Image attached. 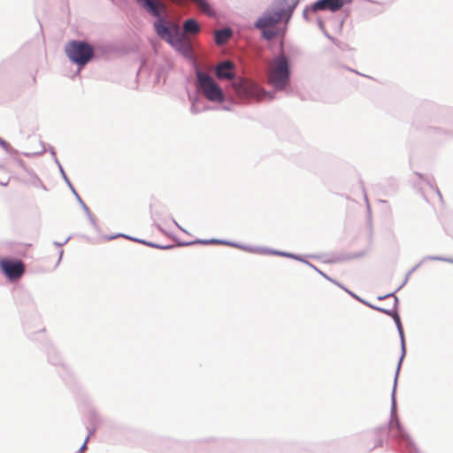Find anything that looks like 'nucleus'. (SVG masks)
Segmentation results:
<instances>
[{
  "mask_svg": "<svg viewBox=\"0 0 453 453\" xmlns=\"http://www.w3.org/2000/svg\"><path fill=\"white\" fill-rule=\"evenodd\" d=\"M293 65L292 57L280 48L272 58L266 73L267 84L273 90H266L257 86L256 91L258 94V99L273 100L275 98L276 92L289 93L292 90Z\"/></svg>",
  "mask_w": 453,
  "mask_h": 453,
  "instance_id": "1",
  "label": "nucleus"
},
{
  "mask_svg": "<svg viewBox=\"0 0 453 453\" xmlns=\"http://www.w3.org/2000/svg\"><path fill=\"white\" fill-rule=\"evenodd\" d=\"M395 393L396 388H395L394 385L391 393L390 420L388 421V426H381L375 428V443L369 451L373 450L377 447L382 446L384 438H386L387 440L391 439L395 441L402 453H419L418 448L404 430L398 418Z\"/></svg>",
  "mask_w": 453,
  "mask_h": 453,
  "instance_id": "2",
  "label": "nucleus"
},
{
  "mask_svg": "<svg viewBox=\"0 0 453 453\" xmlns=\"http://www.w3.org/2000/svg\"><path fill=\"white\" fill-rule=\"evenodd\" d=\"M137 4L145 10L151 17L156 18L153 28L157 36L170 44L175 50L187 58H191V49L185 41L183 34L178 30L171 32L170 27L159 11V3L157 0H135Z\"/></svg>",
  "mask_w": 453,
  "mask_h": 453,
  "instance_id": "3",
  "label": "nucleus"
},
{
  "mask_svg": "<svg viewBox=\"0 0 453 453\" xmlns=\"http://www.w3.org/2000/svg\"><path fill=\"white\" fill-rule=\"evenodd\" d=\"M299 3L300 0H273L255 21L254 27L263 29L276 25L280 20L288 23Z\"/></svg>",
  "mask_w": 453,
  "mask_h": 453,
  "instance_id": "4",
  "label": "nucleus"
},
{
  "mask_svg": "<svg viewBox=\"0 0 453 453\" xmlns=\"http://www.w3.org/2000/svg\"><path fill=\"white\" fill-rule=\"evenodd\" d=\"M69 60L77 65L78 73L91 61L92 43L86 40H71L65 47Z\"/></svg>",
  "mask_w": 453,
  "mask_h": 453,
  "instance_id": "5",
  "label": "nucleus"
},
{
  "mask_svg": "<svg viewBox=\"0 0 453 453\" xmlns=\"http://www.w3.org/2000/svg\"><path fill=\"white\" fill-rule=\"evenodd\" d=\"M195 75L197 86L202 90L210 102L223 103L225 93L221 86L207 73L202 71L198 66H195Z\"/></svg>",
  "mask_w": 453,
  "mask_h": 453,
  "instance_id": "6",
  "label": "nucleus"
},
{
  "mask_svg": "<svg viewBox=\"0 0 453 453\" xmlns=\"http://www.w3.org/2000/svg\"><path fill=\"white\" fill-rule=\"evenodd\" d=\"M0 268L12 281L19 279L25 273V265L19 259L4 257L0 260Z\"/></svg>",
  "mask_w": 453,
  "mask_h": 453,
  "instance_id": "7",
  "label": "nucleus"
},
{
  "mask_svg": "<svg viewBox=\"0 0 453 453\" xmlns=\"http://www.w3.org/2000/svg\"><path fill=\"white\" fill-rule=\"evenodd\" d=\"M392 319L395 321V326H396L398 334H399L400 342H401V356L399 357V361H398L395 374V380H394L395 388H396L401 365H402V363L406 355V347H405L404 332H403V325H402V321H401V318H400L398 311L393 315Z\"/></svg>",
  "mask_w": 453,
  "mask_h": 453,
  "instance_id": "8",
  "label": "nucleus"
},
{
  "mask_svg": "<svg viewBox=\"0 0 453 453\" xmlns=\"http://www.w3.org/2000/svg\"><path fill=\"white\" fill-rule=\"evenodd\" d=\"M30 187H33L36 191L33 193V199L35 203H42L46 198V192L48 188L40 180V178L34 173L30 172Z\"/></svg>",
  "mask_w": 453,
  "mask_h": 453,
  "instance_id": "9",
  "label": "nucleus"
},
{
  "mask_svg": "<svg viewBox=\"0 0 453 453\" xmlns=\"http://www.w3.org/2000/svg\"><path fill=\"white\" fill-rule=\"evenodd\" d=\"M215 73L219 79L233 80L235 77L234 65L229 60L223 61L216 66Z\"/></svg>",
  "mask_w": 453,
  "mask_h": 453,
  "instance_id": "10",
  "label": "nucleus"
},
{
  "mask_svg": "<svg viewBox=\"0 0 453 453\" xmlns=\"http://www.w3.org/2000/svg\"><path fill=\"white\" fill-rule=\"evenodd\" d=\"M426 261H442L449 264H453L452 257H441V256H426L424 257L416 265H414L405 275V278L409 280L410 276L416 271L421 265Z\"/></svg>",
  "mask_w": 453,
  "mask_h": 453,
  "instance_id": "11",
  "label": "nucleus"
},
{
  "mask_svg": "<svg viewBox=\"0 0 453 453\" xmlns=\"http://www.w3.org/2000/svg\"><path fill=\"white\" fill-rule=\"evenodd\" d=\"M113 51V49L110 45H104V44H92V56H91V61L94 59L101 58L106 55L111 54Z\"/></svg>",
  "mask_w": 453,
  "mask_h": 453,
  "instance_id": "12",
  "label": "nucleus"
},
{
  "mask_svg": "<svg viewBox=\"0 0 453 453\" xmlns=\"http://www.w3.org/2000/svg\"><path fill=\"white\" fill-rule=\"evenodd\" d=\"M46 351L48 355V360L53 365H62V358L54 346L50 343L46 345Z\"/></svg>",
  "mask_w": 453,
  "mask_h": 453,
  "instance_id": "13",
  "label": "nucleus"
},
{
  "mask_svg": "<svg viewBox=\"0 0 453 453\" xmlns=\"http://www.w3.org/2000/svg\"><path fill=\"white\" fill-rule=\"evenodd\" d=\"M328 0H317L310 4V9H311V12H318L319 11H329V4Z\"/></svg>",
  "mask_w": 453,
  "mask_h": 453,
  "instance_id": "14",
  "label": "nucleus"
},
{
  "mask_svg": "<svg viewBox=\"0 0 453 453\" xmlns=\"http://www.w3.org/2000/svg\"><path fill=\"white\" fill-rule=\"evenodd\" d=\"M232 29L231 28H222L216 32V42L217 43H223L227 38H229L232 35Z\"/></svg>",
  "mask_w": 453,
  "mask_h": 453,
  "instance_id": "15",
  "label": "nucleus"
},
{
  "mask_svg": "<svg viewBox=\"0 0 453 453\" xmlns=\"http://www.w3.org/2000/svg\"><path fill=\"white\" fill-rule=\"evenodd\" d=\"M329 11L335 12L339 11L345 4H350L352 0H328Z\"/></svg>",
  "mask_w": 453,
  "mask_h": 453,
  "instance_id": "16",
  "label": "nucleus"
},
{
  "mask_svg": "<svg viewBox=\"0 0 453 453\" xmlns=\"http://www.w3.org/2000/svg\"><path fill=\"white\" fill-rule=\"evenodd\" d=\"M55 163L58 165L60 174H61L63 180H65V182L66 183V185L68 186L70 190L72 192H74L75 188H74L73 185L72 184L71 180H69L68 176L66 175V173H65L62 165L60 164L59 160L58 159V157H55Z\"/></svg>",
  "mask_w": 453,
  "mask_h": 453,
  "instance_id": "17",
  "label": "nucleus"
},
{
  "mask_svg": "<svg viewBox=\"0 0 453 453\" xmlns=\"http://www.w3.org/2000/svg\"><path fill=\"white\" fill-rule=\"evenodd\" d=\"M118 237H124L126 239H128V240H131L133 242H139V243H142V242H146L147 240H144V239H140V238H137V237H133V236H130V235H127V234H113V235H105L104 236V238L106 240V241H111V240H114Z\"/></svg>",
  "mask_w": 453,
  "mask_h": 453,
  "instance_id": "18",
  "label": "nucleus"
},
{
  "mask_svg": "<svg viewBox=\"0 0 453 453\" xmlns=\"http://www.w3.org/2000/svg\"><path fill=\"white\" fill-rule=\"evenodd\" d=\"M184 29L188 33H196L198 31L199 26L195 19H189L186 20L184 24Z\"/></svg>",
  "mask_w": 453,
  "mask_h": 453,
  "instance_id": "19",
  "label": "nucleus"
},
{
  "mask_svg": "<svg viewBox=\"0 0 453 453\" xmlns=\"http://www.w3.org/2000/svg\"><path fill=\"white\" fill-rule=\"evenodd\" d=\"M366 306L370 307V308H371V309H372V310H375V311H380V312H381V313H383V314H386V315H388V316H389V317H391V318H392V317H393V315L397 311H394L393 309H392V310H390V309H386V308H382V307H380V306L374 305V304H372V303H369V302H367Z\"/></svg>",
  "mask_w": 453,
  "mask_h": 453,
  "instance_id": "20",
  "label": "nucleus"
},
{
  "mask_svg": "<svg viewBox=\"0 0 453 453\" xmlns=\"http://www.w3.org/2000/svg\"><path fill=\"white\" fill-rule=\"evenodd\" d=\"M312 269H314L319 274H320L322 277H324L325 279H326L327 280H329L330 282L335 284L336 286H338L339 288H343V285L342 283H340L339 281H337L336 280L329 277L327 274H326L324 272H322L321 270H319L316 265H313V266H311Z\"/></svg>",
  "mask_w": 453,
  "mask_h": 453,
  "instance_id": "21",
  "label": "nucleus"
},
{
  "mask_svg": "<svg viewBox=\"0 0 453 453\" xmlns=\"http://www.w3.org/2000/svg\"><path fill=\"white\" fill-rule=\"evenodd\" d=\"M76 200L78 201V203L81 204L82 210L84 211L85 213H89V208L88 207V205L84 203V201L81 199V196L78 194V192L76 191V189L74 190V192H72Z\"/></svg>",
  "mask_w": 453,
  "mask_h": 453,
  "instance_id": "22",
  "label": "nucleus"
},
{
  "mask_svg": "<svg viewBox=\"0 0 453 453\" xmlns=\"http://www.w3.org/2000/svg\"><path fill=\"white\" fill-rule=\"evenodd\" d=\"M188 96H189V99L191 100V107H190L191 112L194 114L200 112V110L196 107V103L199 102V98L197 96L191 97L190 95Z\"/></svg>",
  "mask_w": 453,
  "mask_h": 453,
  "instance_id": "23",
  "label": "nucleus"
},
{
  "mask_svg": "<svg viewBox=\"0 0 453 453\" xmlns=\"http://www.w3.org/2000/svg\"><path fill=\"white\" fill-rule=\"evenodd\" d=\"M209 239H196L195 241H191V242H184L181 243V245L183 246H190V245H194V244H203V245H207L209 244Z\"/></svg>",
  "mask_w": 453,
  "mask_h": 453,
  "instance_id": "24",
  "label": "nucleus"
},
{
  "mask_svg": "<svg viewBox=\"0 0 453 453\" xmlns=\"http://www.w3.org/2000/svg\"><path fill=\"white\" fill-rule=\"evenodd\" d=\"M342 289H343L344 291H346L350 296H352L354 299L357 300L358 302H360L361 303L366 305L367 302L366 300L361 298L360 296H358L357 295H356L355 293H353V291H350L349 289H348L347 288H345L343 286V288H341Z\"/></svg>",
  "mask_w": 453,
  "mask_h": 453,
  "instance_id": "25",
  "label": "nucleus"
},
{
  "mask_svg": "<svg viewBox=\"0 0 453 453\" xmlns=\"http://www.w3.org/2000/svg\"><path fill=\"white\" fill-rule=\"evenodd\" d=\"M94 432H95V429L89 430L88 436L86 437L84 442L82 443V445L81 446V448L79 449L77 453H84V451L88 449V446H87L88 441L89 437L94 434Z\"/></svg>",
  "mask_w": 453,
  "mask_h": 453,
  "instance_id": "26",
  "label": "nucleus"
},
{
  "mask_svg": "<svg viewBox=\"0 0 453 453\" xmlns=\"http://www.w3.org/2000/svg\"><path fill=\"white\" fill-rule=\"evenodd\" d=\"M365 254H366L365 251H359V252H356V253H351V254L346 255L344 259H347V260L357 259V258L363 257L364 256H365Z\"/></svg>",
  "mask_w": 453,
  "mask_h": 453,
  "instance_id": "27",
  "label": "nucleus"
},
{
  "mask_svg": "<svg viewBox=\"0 0 453 453\" xmlns=\"http://www.w3.org/2000/svg\"><path fill=\"white\" fill-rule=\"evenodd\" d=\"M86 215L88 216V219L90 221V224L95 228V230L99 231V226H98V225L96 223V218L92 214V212L89 211V213H86Z\"/></svg>",
  "mask_w": 453,
  "mask_h": 453,
  "instance_id": "28",
  "label": "nucleus"
},
{
  "mask_svg": "<svg viewBox=\"0 0 453 453\" xmlns=\"http://www.w3.org/2000/svg\"><path fill=\"white\" fill-rule=\"evenodd\" d=\"M293 257H291L292 259H295L296 261H300L309 266H313V264L310 263L309 261H307L306 259H304L301 255H298V254H296V253H293L292 254Z\"/></svg>",
  "mask_w": 453,
  "mask_h": 453,
  "instance_id": "29",
  "label": "nucleus"
},
{
  "mask_svg": "<svg viewBox=\"0 0 453 453\" xmlns=\"http://www.w3.org/2000/svg\"><path fill=\"white\" fill-rule=\"evenodd\" d=\"M278 250H274V249H271V248H263L261 250V253L262 254H268V255H274V256H277L278 255Z\"/></svg>",
  "mask_w": 453,
  "mask_h": 453,
  "instance_id": "30",
  "label": "nucleus"
},
{
  "mask_svg": "<svg viewBox=\"0 0 453 453\" xmlns=\"http://www.w3.org/2000/svg\"><path fill=\"white\" fill-rule=\"evenodd\" d=\"M173 248H174L173 244L162 245L159 243H156V246H155V249H158V250H172Z\"/></svg>",
  "mask_w": 453,
  "mask_h": 453,
  "instance_id": "31",
  "label": "nucleus"
},
{
  "mask_svg": "<svg viewBox=\"0 0 453 453\" xmlns=\"http://www.w3.org/2000/svg\"><path fill=\"white\" fill-rule=\"evenodd\" d=\"M309 12H311V9H310V4L306 5L303 12V18L306 21H310Z\"/></svg>",
  "mask_w": 453,
  "mask_h": 453,
  "instance_id": "32",
  "label": "nucleus"
},
{
  "mask_svg": "<svg viewBox=\"0 0 453 453\" xmlns=\"http://www.w3.org/2000/svg\"><path fill=\"white\" fill-rule=\"evenodd\" d=\"M221 245L236 248V246H238V242H234V241H227V240H223L222 239Z\"/></svg>",
  "mask_w": 453,
  "mask_h": 453,
  "instance_id": "33",
  "label": "nucleus"
},
{
  "mask_svg": "<svg viewBox=\"0 0 453 453\" xmlns=\"http://www.w3.org/2000/svg\"><path fill=\"white\" fill-rule=\"evenodd\" d=\"M40 143H41L42 149L40 150L30 152V156L31 155L39 156V155H42V154H43L45 152V145H44V143L42 142H41V141H40Z\"/></svg>",
  "mask_w": 453,
  "mask_h": 453,
  "instance_id": "34",
  "label": "nucleus"
},
{
  "mask_svg": "<svg viewBox=\"0 0 453 453\" xmlns=\"http://www.w3.org/2000/svg\"><path fill=\"white\" fill-rule=\"evenodd\" d=\"M292 254L293 253H291V252L279 250L277 256L291 258V257H293Z\"/></svg>",
  "mask_w": 453,
  "mask_h": 453,
  "instance_id": "35",
  "label": "nucleus"
},
{
  "mask_svg": "<svg viewBox=\"0 0 453 453\" xmlns=\"http://www.w3.org/2000/svg\"><path fill=\"white\" fill-rule=\"evenodd\" d=\"M236 248L240 249L242 250L247 251V252L251 250V246L242 244V243H239V242H238V246H236Z\"/></svg>",
  "mask_w": 453,
  "mask_h": 453,
  "instance_id": "36",
  "label": "nucleus"
},
{
  "mask_svg": "<svg viewBox=\"0 0 453 453\" xmlns=\"http://www.w3.org/2000/svg\"><path fill=\"white\" fill-rule=\"evenodd\" d=\"M362 189H363V193H364V196H365V200L366 202L367 210H368V211H371L369 201H368L367 195H366V192H365V188L363 183H362Z\"/></svg>",
  "mask_w": 453,
  "mask_h": 453,
  "instance_id": "37",
  "label": "nucleus"
},
{
  "mask_svg": "<svg viewBox=\"0 0 453 453\" xmlns=\"http://www.w3.org/2000/svg\"><path fill=\"white\" fill-rule=\"evenodd\" d=\"M317 23H318V26H319V29L321 31H325L326 27H325L324 21L321 19L319 18L318 20H317Z\"/></svg>",
  "mask_w": 453,
  "mask_h": 453,
  "instance_id": "38",
  "label": "nucleus"
},
{
  "mask_svg": "<svg viewBox=\"0 0 453 453\" xmlns=\"http://www.w3.org/2000/svg\"><path fill=\"white\" fill-rule=\"evenodd\" d=\"M71 239V237H67L64 242H54L53 244L57 247H62L64 246L65 243H67V242Z\"/></svg>",
  "mask_w": 453,
  "mask_h": 453,
  "instance_id": "39",
  "label": "nucleus"
},
{
  "mask_svg": "<svg viewBox=\"0 0 453 453\" xmlns=\"http://www.w3.org/2000/svg\"><path fill=\"white\" fill-rule=\"evenodd\" d=\"M208 242H209V244H220L221 245L222 239L211 238V239H209Z\"/></svg>",
  "mask_w": 453,
  "mask_h": 453,
  "instance_id": "40",
  "label": "nucleus"
},
{
  "mask_svg": "<svg viewBox=\"0 0 453 453\" xmlns=\"http://www.w3.org/2000/svg\"><path fill=\"white\" fill-rule=\"evenodd\" d=\"M263 249V247H254V246H251V250H250L249 252H251V253H261V250Z\"/></svg>",
  "mask_w": 453,
  "mask_h": 453,
  "instance_id": "41",
  "label": "nucleus"
},
{
  "mask_svg": "<svg viewBox=\"0 0 453 453\" xmlns=\"http://www.w3.org/2000/svg\"><path fill=\"white\" fill-rule=\"evenodd\" d=\"M398 305H399V298L397 296H395L393 310L397 311Z\"/></svg>",
  "mask_w": 453,
  "mask_h": 453,
  "instance_id": "42",
  "label": "nucleus"
},
{
  "mask_svg": "<svg viewBox=\"0 0 453 453\" xmlns=\"http://www.w3.org/2000/svg\"><path fill=\"white\" fill-rule=\"evenodd\" d=\"M142 244L151 248H155L156 246V242L150 241L142 242Z\"/></svg>",
  "mask_w": 453,
  "mask_h": 453,
  "instance_id": "43",
  "label": "nucleus"
},
{
  "mask_svg": "<svg viewBox=\"0 0 453 453\" xmlns=\"http://www.w3.org/2000/svg\"><path fill=\"white\" fill-rule=\"evenodd\" d=\"M408 279L407 278H404L403 281H402V284L396 288V291H399L407 282H408Z\"/></svg>",
  "mask_w": 453,
  "mask_h": 453,
  "instance_id": "44",
  "label": "nucleus"
},
{
  "mask_svg": "<svg viewBox=\"0 0 453 453\" xmlns=\"http://www.w3.org/2000/svg\"><path fill=\"white\" fill-rule=\"evenodd\" d=\"M322 32H323L324 35H325L326 38H328V39H329V40H331V41H334V37H333V36H331V35L328 34V32L326 31V29H325V31H322Z\"/></svg>",
  "mask_w": 453,
  "mask_h": 453,
  "instance_id": "45",
  "label": "nucleus"
},
{
  "mask_svg": "<svg viewBox=\"0 0 453 453\" xmlns=\"http://www.w3.org/2000/svg\"><path fill=\"white\" fill-rule=\"evenodd\" d=\"M50 154H51V156H52V157H53V160L55 161V157H57V156H56V152H55L54 148H53V147H50Z\"/></svg>",
  "mask_w": 453,
  "mask_h": 453,
  "instance_id": "46",
  "label": "nucleus"
},
{
  "mask_svg": "<svg viewBox=\"0 0 453 453\" xmlns=\"http://www.w3.org/2000/svg\"><path fill=\"white\" fill-rule=\"evenodd\" d=\"M396 292H397V291H396V289H395V290H394L393 292H390V293L387 294V295H386V296H388V297H394V298H395V296H395V293H396Z\"/></svg>",
  "mask_w": 453,
  "mask_h": 453,
  "instance_id": "47",
  "label": "nucleus"
},
{
  "mask_svg": "<svg viewBox=\"0 0 453 453\" xmlns=\"http://www.w3.org/2000/svg\"><path fill=\"white\" fill-rule=\"evenodd\" d=\"M63 253H64V251H63V250H60V252H59V257H58V262H57L56 266L60 263V261H61V259H62Z\"/></svg>",
  "mask_w": 453,
  "mask_h": 453,
  "instance_id": "48",
  "label": "nucleus"
},
{
  "mask_svg": "<svg viewBox=\"0 0 453 453\" xmlns=\"http://www.w3.org/2000/svg\"><path fill=\"white\" fill-rule=\"evenodd\" d=\"M434 190H435V192L437 193V195L439 196L440 199L441 200V199H442V196H441V194L440 189H439L437 187H435V188H434Z\"/></svg>",
  "mask_w": 453,
  "mask_h": 453,
  "instance_id": "49",
  "label": "nucleus"
},
{
  "mask_svg": "<svg viewBox=\"0 0 453 453\" xmlns=\"http://www.w3.org/2000/svg\"><path fill=\"white\" fill-rule=\"evenodd\" d=\"M173 223L178 226V228H180L181 231L187 233L177 222L175 219H173Z\"/></svg>",
  "mask_w": 453,
  "mask_h": 453,
  "instance_id": "50",
  "label": "nucleus"
},
{
  "mask_svg": "<svg viewBox=\"0 0 453 453\" xmlns=\"http://www.w3.org/2000/svg\"><path fill=\"white\" fill-rule=\"evenodd\" d=\"M387 298H388V296H386V295H384V296H379L377 297V299H378V300H384V299H387Z\"/></svg>",
  "mask_w": 453,
  "mask_h": 453,
  "instance_id": "51",
  "label": "nucleus"
},
{
  "mask_svg": "<svg viewBox=\"0 0 453 453\" xmlns=\"http://www.w3.org/2000/svg\"><path fill=\"white\" fill-rule=\"evenodd\" d=\"M264 36H265V38H269V37H271V36H272V33H270L269 35H267V34H266V32H264Z\"/></svg>",
  "mask_w": 453,
  "mask_h": 453,
  "instance_id": "52",
  "label": "nucleus"
},
{
  "mask_svg": "<svg viewBox=\"0 0 453 453\" xmlns=\"http://www.w3.org/2000/svg\"><path fill=\"white\" fill-rule=\"evenodd\" d=\"M44 331H45L44 327L38 329V333H42V332H44Z\"/></svg>",
  "mask_w": 453,
  "mask_h": 453,
  "instance_id": "53",
  "label": "nucleus"
},
{
  "mask_svg": "<svg viewBox=\"0 0 453 453\" xmlns=\"http://www.w3.org/2000/svg\"><path fill=\"white\" fill-rule=\"evenodd\" d=\"M427 183L430 185L432 188H434L433 184H431L429 181H427Z\"/></svg>",
  "mask_w": 453,
  "mask_h": 453,
  "instance_id": "54",
  "label": "nucleus"
},
{
  "mask_svg": "<svg viewBox=\"0 0 453 453\" xmlns=\"http://www.w3.org/2000/svg\"><path fill=\"white\" fill-rule=\"evenodd\" d=\"M417 174L419 176L420 179H423L421 174H419V173H417Z\"/></svg>",
  "mask_w": 453,
  "mask_h": 453,
  "instance_id": "55",
  "label": "nucleus"
}]
</instances>
